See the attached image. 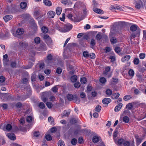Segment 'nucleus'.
Instances as JSON below:
<instances>
[{"label": "nucleus", "instance_id": "obj_1", "mask_svg": "<svg viewBox=\"0 0 146 146\" xmlns=\"http://www.w3.org/2000/svg\"><path fill=\"white\" fill-rule=\"evenodd\" d=\"M134 4L135 5V7L139 9L143 7V4L141 0H135Z\"/></svg>", "mask_w": 146, "mask_h": 146}, {"label": "nucleus", "instance_id": "obj_2", "mask_svg": "<svg viewBox=\"0 0 146 146\" xmlns=\"http://www.w3.org/2000/svg\"><path fill=\"white\" fill-rule=\"evenodd\" d=\"M41 98L42 100L45 102L48 100L49 94L47 92H43L40 94Z\"/></svg>", "mask_w": 146, "mask_h": 146}, {"label": "nucleus", "instance_id": "obj_3", "mask_svg": "<svg viewBox=\"0 0 146 146\" xmlns=\"http://www.w3.org/2000/svg\"><path fill=\"white\" fill-rule=\"evenodd\" d=\"M24 33V29L21 28H18L16 31V34H14L13 33L14 36H15L18 37V36L22 35Z\"/></svg>", "mask_w": 146, "mask_h": 146}, {"label": "nucleus", "instance_id": "obj_4", "mask_svg": "<svg viewBox=\"0 0 146 146\" xmlns=\"http://www.w3.org/2000/svg\"><path fill=\"white\" fill-rule=\"evenodd\" d=\"M72 25L70 24H67L65 25L63 27V32H66L72 29Z\"/></svg>", "mask_w": 146, "mask_h": 146}, {"label": "nucleus", "instance_id": "obj_5", "mask_svg": "<svg viewBox=\"0 0 146 146\" xmlns=\"http://www.w3.org/2000/svg\"><path fill=\"white\" fill-rule=\"evenodd\" d=\"M66 17L71 20L76 22H80L82 20H78L75 17L73 16L71 13L68 14L67 15Z\"/></svg>", "mask_w": 146, "mask_h": 146}, {"label": "nucleus", "instance_id": "obj_6", "mask_svg": "<svg viewBox=\"0 0 146 146\" xmlns=\"http://www.w3.org/2000/svg\"><path fill=\"white\" fill-rule=\"evenodd\" d=\"M20 47L23 48H25L28 46V43L26 42L21 41L19 43Z\"/></svg>", "mask_w": 146, "mask_h": 146}, {"label": "nucleus", "instance_id": "obj_7", "mask_svg": "<svg viewBox=\"0 0 146 146\" xmlns=\"http://www.w3.org/2000/svg\"><path fill=\"white\" fill-rule=\"evenodd\" d=\"M7 136L10 139L12 140H15L16 137L15 135L13 133H9L7 134Z\"/></svg>", "mask_w": 146, "mask_h": 146}, {"label": "nucleus", "instance_id": "obj_8", "mask_svg": "<svg viewBox=\"0 0 146 146\" xmlns=\"http://www.w3.org/2000/svg\"><path fill=\"white\" fill-rule=\"evenodd\" d=\"M139 29V27L136 25L134 24L131 25L130 28V31L132 32H133L138 30Z\"/></svg>", "mask_w": 146, "mask_h": 146}, {"label": "nucleus", "instance_id": "obj_9", "mask_svg": "<svg viewBox=\"0 0 146 146\" xmlns=\"http://www.w3.org/2000/svg\"><path fill=\"white\" fill-rule=\"evenodd\" d=\"M12 18L13 16L11 15H6L3 17V19L6 22H7Z\"/></svg>", "mask_w": 146, "mask_h": 146}, {"label": "nucleus", "instance_id": "obj_10", "mask_svg": "<svg viewBox=\"0 0 146 146\" xmlns=\"http://www.w3.org/2000/svg\"><path fill=\"white\" fill-rule=\"evenodd\" d=\"M62 26V24L60 23L59 24H57L56 25V29L60 31L63 32V29L61 28V27Z\"/></svg>", "mask_w": 146, "mask_h": 146}, {"label": "nucleus", "instance_id": "obj_11", "mask_svg": "<svg viewBox=\"0 0 146 146\" xmlns=\"http://www.w3.org/2000/svg\"><path fill=\"white\" fill-rule=\"evenodd\" d=\"M48 17L50 18H53L55 15V13L52 11H50L47 13Z\"/></svg>", "mask_w": 146, "mask_h": 146}, {"label": "nucleus", "instance_id": "obj_12", "mask_svg": "<svg viewBox=\"0 0 146 146\" xmlns=\"http://www.w3.org/2000/svg\"><path fill=\"white\" fill-rule=\"evenodd\" d=\"M93 10L96 13L99 14H102L103 13V11L100 9L95 7L93 8Z\"/></svg>", "mask_w": 146, "mask_h": 146}, {"label": "nucleus", "instance_id": "obj_13", "mask_svg": "<svg viewBox=\"0 0 146 146\" xmlns=\"http://www.w3.org/2000/svg\"><path fill=\"white\" fill-rule=\"evenodd\" d=\"M123 104L122 103L119 104L115 108L114 110L115 112L118 111L120 110Z\"/></svg>", "mask_w": 146, "mask_h": 146}, {"label": "nucleus", "instance_id": "obj_14", "mask_svg": "<svg viewBox=\"0 0 146 146\" xmlns=\"http://www.w3.org/2000/svg\"><path fill=\"white\" fill-rule=\"evenodd\" d=\"M111 102V100L108 98H105L102 100V102L104 104H108Z\"/></svg>", "mask_w": 146, "mask_h": 146}, {"label": "nucleus", "instance_id": "obj_15", "mask_svg": "<svg viewBox=\"0 0 146 146\" xmlns=\"http://www.w3.org/2000/svg\"><path fill=\"white\" fill-rule=\"evenodd\" d=\"M130 58L131 56L130 55H126L125 56L121 58V61L123 62H124L125 61H127L130 59Z\"/></svg>", "mask_w": 146, "mask_h": 146}, {"label": "nucleus", "instance_id": "obj_16", "mask_svg": "<svg viewBox=\"0 0 146 146\" xmlns=\"http://www.w3.org/2000/svg\"><path fill=\"white\" fill-rule=\"evenodd\" d=\"M125 141L123 139H120L118 140L117 142L116 141V143H115L117 144V145H123Z\"/></svg>", "mask_w": 146, "mask_h": 146}, {"label": "nucleus", "instance_id": "obj_17", "mask_svg": "<svg viewBox=\"0 0 146 146\" xmlns=\"http://www.w3.org/2000/svg\"><path fill=\"white\" fill-rule=\"evenodd\" d=\"M45 42L48 46H52L53 45L52 41L50 37L46 40Z\"/></svg>", "mask_w": 146, "mask_h": 146}, {"label": "nucleus", "instance_id": "obj_18", "mask_svg": "<svg viewBox=\"0 0 146 146\" xmlns=\"http://www.w3.org/2000/svg\"><path fill=\"white\" fill-rule=\"evenodd\" d=\"M135 137L136 140V145H138L141 143L142 140L141 138L139 137L138 135H136Z\"/></svg>", "mask_w": 146, "mask_h": 146}, {"label": "nucleus", "instance_id": "obj_19", "mask_svg": "<svg viewBox=\"0 0 146 146\" xmlns=\"http://www.w3.org/2000/svg\"><path fill=\"white\" fill-rule=\"evenodd\" d=\"M40 49L42 51L46 50L47 49V47L46 45L44 44H41L40 46Z\"/></svg>", "mask_w": 146, "mask_h": 146}, {"label": "nucleus", "instance_id": "obj_20", "mask_svg": "<svg viewBox=\"0 0 146 146\" xmlns=\"http://www.w3.org/2000/svg\"><path fill=\"white\" fill-rule=\"evenodd\" d=\"M44 4L47 6H50L52 5L51 2L49 0H43Z\"/></svg>", "mask_w": 146, "mask_h": 146}, {"label": "nucleus", "instance_id": "obj_21", "mask_svg": "<svg viewBox=\"0 0 146 146\" xmlns=\"http://www.w3.org/2000/svg\"><path fill=\"white\" fill-rule=\"evenodd\" d=\"M67 98L68 100L71 101L74 98V96L73 95L71 94H68L67 96ZM76 99H78L77 97L76 96H75V98Z\"/></svg>", "mask_w": 146, "mask_h": 146}, {"label": "nucleus", "instance_id": "obj_22", "mask_svg": "<svg viewBox=\"0 0 146 146\" xmlns=\"http://www.w3.org/2000/svg\"><path fill=\"white\" fill-rule=\"evenodd\" d=\"M99 141V137L97 136H94L93 137L92 141L94 143H97Z\"/></svg>", "mask_w": 146, "mask_h": 146}, {"label": "nucleus", "instance_id": "obj_23", "mask_svg": "<svg viewBox=\"0 0 146 146\" xmlns=\"http://www.w3.org/2000/svg\"><path fill=\"white\" fill-rule=\"evenodd\" d=\"M27 6V3L25 2H22L20 4V7L23 9H25L26 7Z\"/></svg>", "mask_w": 146, "mask_h": 146}, {"label": "nucleus", "instance_id": "obj_24", "mask_svg": "<svg viewBox=\"0 0 146 146\" xmlns=\"http://www.w3.org/2000/svg\"><path fill=\"white\" fill-rule=\"evenodd\" d=\"M119 94L118 93H116L113 94L111 96V98L113 99L117 98L119 96Z\"/></svg>", "mask_w": 146, "mask_h": 146}, {"label": "nucleus", "instance_id": "obj_25", "mask_svg": "<svg viewBox=\"0 0 146 146\" xmlns=\"http://www.w3.org/2000/svg\"><path fill=\"white\" fill-rule=\"evenodd\" d=\"M111 43L112 44H114L117 42V39L115 37H112L110 39Z\"/></svg>", "mask_w": 146, "mask_h": 146}, {"label": "nucleus", "instance_id": "obj_26", "mask_svg": "<svg viewBox=\"0 0 146 146\" xmlns=\"http://www.w3.org/2000/svg\"><path fill=\"white\" fill-rule=\"evenodd\" d=\"M70 113V112H68L67 110H65L64 111L63 115L62 116V118H63L64 116L68 117Z\"/></svg>", "mask_w": 146, "mask_h": 146}, {"label": "nucleus", "instance_id": "obj_27", "mask_svg": "<svg viewBox=\"0 0 146 146\" xmlns=\"http://www.w3.org/2000/svg\"><path fill=\"white\" fill-rule=\"evenodd\" d=\"M62 11V8L60 7H58L56 10V12L58 15H60Z\"/></svg>", "mask_w": 146, "mask_h": 146}, {"label": "nucleus", "instance_id": "obj_28", "mask_svg": "<svg viewBox=\"0 0 146 146\" xmlns=\"http://www.w3.org/2000/svg\"><path fill=\"white\" fill-rule=\"evenodd\" d=\"M106 94L108 96H111L112 93V92L110 89H108L106 91Z\"/></svg>", "mask_w": 146, "mask_h": 146}, {"label": "nucleus", "instance_id": "obj_29", "mask_svg": "<svg viewBox=\"0 0 146 146\" xmlns=\"http://www.w3.org/2000/svg\"><path fill=\"white\" fill-rule=\"evenodd\" d=\"M41 30L43 33H47L48 31V28L45 26L42 27L41 28Z\"/></svg>", "mask_w": 146, "mask_h": 146}, {"label": "nucleus", "instance_id": "obj_30", "mask_svg": "<svg viewBox=\"0 0 146 146\" xmlns=\"http://www.w3.org/2000/svg\"><path fill=\"white\" fill-rule=\"evenodd\" d=\"M119 24L122 25L123 27L128 26L129 24V23L124 21L120 22Z\"/></svg>", "mask_w": 146, "mask_h": 146}, {"label": "nucleus", "instance_id": "obj_31", "mask_svg": "<svg viewBox=\"0 0 146 146\" xmlns=\"http://www.w3.org/2000/svg\"><path fill=\"white\" fill-rule=\"evenodd\" d=\"M118 133V131L116 129L114 131L113 134V139L114 140L115 142V143H116V139H115L116 138L117 136V134Z\"/></svg>", "mask_w": 146, "mask_h": 146}, {"label": "nucleus", "instance_id": "obj_32", "mask_svg": "<svg viewBox=\"0 0 146 146\" xmlns=\"http://www.w3.org/2000/svg\"><path fill=\"white\" fill-rule=\"evenodd\" d=\"M129 118L127 116L123 117V121L124 122L126 123H128L129 121Z\"/></svg>", "mask_w": 146, "mask_h": 146}, {"label": "nucleus", "instance_id": "obj_33", "mask_svg": "<svg viewBox=\"0 0 146 146\" xmlns=\"http://www.w3.org/2000/svg\"><path fill=\"white\" fill-rule=\"evenodd\" d=\"M133 107V105L131 103H128L126 106V108H127L129 110H131V109Z\"/></svg>", "mask_w": 146, "mask_h": 146}, {"label": "nucleus", "instance_id": "obj_34", "mask_svg": "<svg viewBox=\"0 0 146 146\" xmlns=\"http://www.w3.org/2000/svg\"><path fill=\"white\" fill-rule=\"evenodd\" d=\"M70 79L72 82H75L77 80V77L75 75L71 77Z\"/></svg>", "mask_w": 146, "mask_h": 146}, {"label": "nucleus", "instance_id": "obj_35", "mask_svg": "<svg viewBox=\"0 0 146 146\" xmlns=\"http://www.w3.org/2000/svg\"><path fill=\"white\" fill-rule=\"evenodd\" d=\"M77 140L75 138L72 139L71 141V143L72 145H76L77 143Z\"/></svg>", "mask_w": 146, "mask_h": 146}, {"label": "nucleus", "instance_id": "obj_36", "mask_svg": "<svg viewBox=\"0 0 146 146\" xmlns=\"http://www.w3.org/2000/svg\"><path fill=\"white\" fill-rule=\"evenodd\" d=\"M100 81L102 84H105L106 82V79L105 78L102 77L100 78Z\"/></svg>", "mask_w": 146, "mask_h": 146}, {"label": "nucleus", "instance_id": "obj_37", "mask_svg": "<svg viewBox=\"0 0 146 146\" xmlns=\"http://www.w3.org/2000/svg\"><path fill=\"white\" fill-rule=\"evenodd\" d=\"M52 58V56L50 54H48L47 56V60L46 62H48L50 60H51Z\"/></svg>", "mask_w": 146, "mask_h": 146}, {"label": "nucleus", "instance_id": "obj_38", "mask_svg": "<svg viewBox=\"0 0 146 146\" xmlns=\"http://www.w3.org/2000/svg\"><path fill=\"white\" fill-rule=\"evenodd\" d=\"M58 146H65L64 142L62 140H60L58 142Z\"/></svg>", "mask_w": 146, "mask_h": 146}, {"label": "nucleus", "instance_id": "obj_39", "mask_svg": "<svg viewBox=\"0 0 146 146\" xmlns=\"http://www.w3.org/2000/svg\"><path fill=\"white\" fill-rule=\"evenodd\" d=\"M139 62V60L138 58H135L134 59L133 63L135 65H138Z\"/></svg>", "mask_w": 146, "mask_h": 146}, {"label": "nucleus", "instance_id": "obj_40", "mask_svg": "<svg viewBox=\"0 0 146 146\" xmlns=\"http://www.w3.org/2000/svg\"><path fill=\"white\" fill-rule=\"evenodd\" d=\"M43 38L46 41L47 39H48L50 37L48 35L46 34H45L43 35Z\"/></svg>", "mask_w": 146, "mask_h": 146}, {"label": "nucleus", "instance_id": "obj_41", "mask_svg": "<svg viewBox=\"0 0 146 146\" xmlns=\"http://www.w3.org/2000/svg\"><path fill=\"white\" fill-rule=\"evenodd\" d=\"M35 42L37 44L39 43L40 41V38L39 37H36L34 39Z\"/></svg>", "mask_w": 146, "mask_h": 146}, {"label": "nucleus", "instance_id": "obj_42", "mask_svg": "<svg viewBox=\"0 0 146 146\" xmlns=\"http://www.w3.org/2000/svg\"><path fill=\"white\" fill-rule=\"evenodd\" d=\"M47 107L51 109L53 106L52 104L50 102H47L46 104Z\"/></svg>", "mask_w": 146, "mask_h": 146}, {"label": "nucleus", "instance_id": "obj_43", "mask_svg": "<svg viewBox=\"0 0 146 146\" xmlns=\"http://www.w3.org/2000/svg\"><path fill=\"white\" fill-rule=\"evenodd\" d=\"M80 81L82 84H85L86 82V78L84 77L81 78Z\"/></svg>", "mask_w": 146, "mask_h": 146}, {"label": "nucleus", "instance_id": "obj_44", "mask_svg": "<svg viewBox=\"0 0 146 146\" xmlns=\"http://www.w3.org/2000/svg\"><path fill=\"white\" fill-rule=\"evenodd\" d=\"M38 106L41 109H44L45 107V105L42 102H40Z\"/></svg>", "mask_w": 146, "mask_h": 146}, {"label": "nucleus", "instance_id": "obj_45", "mask_svg": "<svg viewBox=\"0 0 146 146\" xmlns=\"http://www.w3.org/2000/svg\"><path fill=\"white\" fill-rule=\"evenodd\" d=\"M4 65L5 66H7L9 65V60L5 59L4 60Z\"/></svg>", "mask_w": 146, "mask_h": 146}, {"label": "nucleus", "instance_id": "obj_46", "mask_svg": "<svg viewBox=\"0 0 146 146\" xmlns=\"http://www.w3.org/2000/svg\"><path fill=\"white\" fill-rule=\"evenodd\" d=\"M12 126L10 124H8L6 126V129L7 130L10 131L12 129Z\"/></svg>", "mask_w": 146, "mask_h": 146}, {"label": "nucleus", "instance_id": "obj_47", "mask_svg": "<svg viewBox=\"0 0 146 146\" xmlns=\"http://www.w3.org/2000/svg\"><path fill=\"white\" fill-rule=\"evenodd\" d=\"M131 98V97L130 95H126L123 98V100L125 101H127Z\"/></svg>", "mask_w": 146, "mask_h": 146}, {"label": "nucleus", "instance_id": "obj_48", "mask_svg": "<svg viewBox=\"0 0 146 146\" xmlns=\"http://www.w3.org/2000/svg\"><path fill=\"white\" fill-rule=\"evenodd\" d=\"M101 106L99 105H98L96 106L95 108L96 111L98 112H99L101 109Z\"/></svg>", "mask_w": 146, "mask_h": 146}, {"label": "nucleus", "instance_id": "obj_49", "mask_svg": "<svg viewBox=\"0 0 146 146\" xmlns=\"http://www.w3.org/2000/svg\"><path fill=\"white\" fill-rule=\"evenodd\" d=\"M102 36L100 34L98 33L96 36V38L98 40H100L102 38Z\"/></svg>", "mask_w": 146, "mask_h": 146}, {"label": "nucleus", "instance_id": "obj_50", "mask_svg": "<svg viewBox=\"0 0 146 146\" xmlns=\"http://www.w3.org/2000/svg\"><path fill=\"white\" fill-rule=\"evenodd\" d=\"M119 7L117 6L111 5L110 7V10H112L113 9H119Z\"/></svg>", "mask_w": 146, "mask_h": 146}, {"label": "nucleus", "instance_id": "obj_51", "mask_svg": "<svg viewBox=\"0 0 146 146\" xmlns=\"http://www.w3.org/2000/svg\"><path fill=\"white\" fill-rule=\"evenodd\" d=\"M83 54L84 57L86 58L89 57V54L87 51H84Z\"/></svg>", "mask_w": 146, "mask_h": 146}, {"label": "nucleus", "instance_id": "obj_52", "mask_svg": "<svg viewBox=\"0 0 146 146\" xmlns=\"http://www.w3.org/2000/svg\"><path fill=\"white\" fill-rule=\"evenodd\" d=\"M115 50L116 53L118 54L121 51L120 47L117 46L115 47Z\"/></svg>", "mask_w": 146, "mask_h": 146}, {"label": "nucleus", "instance_id": "obj_53", "mask_svg": "<svg viewBox=\"0 0 146 146\" xmlns=\"http://www.w3.org/2000/svg\"><path fill=\"white\" fill-rule=\"evenodd\" d=\"M139 57L140 59H143L145 58V54L143 53H140L139 55Z\"/></svg>", "mask_w": 146, "mask_h": 146}, {"label": "nucleus", "instance_id": "obj_54", "mask_svg": "<svg viewBox=\"0 0 146 146\" xmlns=\"http://www.w3.org/2000/svg\"><path fill=\"white\" fill-rule=\"evenodd\" d=\"M32 119L33 118L32 117L29 116L27 117L26 119V120L27 122L30 123L32 121Z\"/></svg>", "mask_w": 146, "mask_h": 146}, {"label": "nucleus", "instance_id": "obj_55", "mask_svg": "<svg viewBox=\"0 0 146 146\" xmlns=\"http://www.w3.org/2000/svg\"><path fill=\"white\" fill-rule=\"evenodd\" d=\"M62 71V69L60 67L58 68L56 70V72L58 74H60Z\"/></svg>", "mask_w": 146, "mask_h": 146}, {"label": "nucleus", "instance_id": "obj_56", "mask_svg": "<svg viewBox=\"0 0 146 146\" xmlns=\"http://www.w3.org/2000/svg\"><path fill=\"white\" fill-rule=\"evenodd\" d=\"M129 74L131 76H133L134 75V72L132 69L130 70L129 71Z\"/></svg>", "mask_w": 146, "mask_h": 146}, {"label": "nucleus", "instance_id": "obj_57", "mask_svg": "<svg viewBox=\"0 0 146 146\" xmlns=\"http://www.w3.org/2000/svg\"><path fill=\"white\" fill-rule=\"evenodd\" d=\"M45 138L47 141H49L52 139V137L50 135H47L45 136Z\"/></svg>", "mask_w": 146, "mask_h": 146}, {"label": "nucleus", "instance_id": "obj_58", "mask_svg": "<svg viewBox=\"0 0 146 146\" xmlns=\"http://www.w3.org/2000/svg\"><path fill=\"white\" fill-rule=\"evenodd\" d=\"M80 86V84L79 82H77L74 84V86L75 88H78Z\"/></svg>", "mask_w": 146, "mask_h": 146}, {"label": "nucleus", "instance_id": "obj_59", "mask_svg": "<svg viewBox=\"0 0 146 146\" xmlns=\"http://www.w3.org/2000/svg\"><path fill=\"white\" fill-rule=\"evenodd\" d=\"M16 62H12L11 64V66L12 68H16Z\"/></svg>", "mask_w": 146, "mask_h": 146}, {"label": "nucleus", "instance_id": "obj_60", "mask_svg": "<svg viewBox=\"0 0 146 146\" xmlns=\"http://www.w3.org/2000/svg\"><path fill=\"white\" fill-rule=\"evenodd\" d=\"M89 57L92 59H94L95 57V54L93 53H91L89 55Z\"/></svg>", "mask_w": 146, "mask_h": 146}, {"label": "nucleus", "instance_id": "obj_61", "mask_svg": "<svg viewBox=\"0 0 146 146\" xmlns=\"http://www.w3.org/2000/svg\"><path fill=\"white\" fill-rule=\"evenodd\" d=\"M5 77L3 76H0V82H3L5 80Z\"/></svg>", "mask_w": 146, "mask_h": 146}, {"label": "nucleus", "instance_id": "obj_62", "mask_svg": "<svg viewBox=\"0 0 146 146\" xmlns=\"http://www.w3.org/2000/svg\"><path fill=\"white\" fill-rule=\"evenodd\" d=\"M80 96L81 98H84L86 97V96L84 92H81L80 93Z\"/></svg>", "mask_w": 146, "mask_h": 146}, {"label": "nucleus", "instance_id": "obj_63", "mask_svg": "<svg viewBox=\"0 0 146 146\" xmlns=\"http://www.w3.org/2000/svg\"><path fill=\"white\" fill-rule=\"evenodd\" d=\"M30 15L28 13L24 14L22 15V16L24 18L26 19L27 18H29L30 17Z\"/></svg>", "mask_w": 146, "mask_h": 146}, {"label": "nucleus", "instance_id": "obj_64", "mask_svg": "<svg viewBox=\"0 0 146 146\" xmlns=\"http://www.w3.org/2000/svg\"><path fill=\"white\" fill-rule=\"evenodd\" d=\"M124 146H130V143L128 141H125L123 144Z\"/></svg>", "mask_w": 146, "mask_h": 146}]
</instances>
